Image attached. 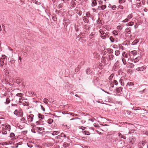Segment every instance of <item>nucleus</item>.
I'll list each match as a JSON object with an SVG mask.
<instances>
[{
  "label": "nucleus",
  "mask_w": 148,
  "mask_h": 148,
  "mask_svg": "<svg viewBox=\"0 0 148 148\" xmlns=\"http://www.w3.org/2000/svg\"><path fill=\"white\" fill-rule=\"evenodd\" d=\"M8 57L5 55H2L0 57V67L5 69L7 65Z\"/></svg>",
  "instance_id": "nucleus-1"
},
{
  "label": "nucleus",
  "mask_w": 148,
  "mask_h": 148,
  "mask_svg": "<svg viewBox=\"0 0 148 148\" xmlns=\"http://www.w3.org/2000/svg\"><path fill=\"white\" fill-rule=\"evenodd\" d=\"M27 99H25L24 97H21L18 98V100H16V102L19 105H22L24 106H28L29 105V103L27 101Z\"/></svg>",
  "instance_id": "nucleus-2"
},
{
  "label": "nucleus",
  "mask_w": 148,
  "mask_h": 148,
  "mask_svg": "<svg viewBox=\"0 0 148 148\" xmlns=\"http://www.w3.org/2000/svg\"><path fill=\"white\" fill-rule=\"evenodd\" d=\"M34 115L32 114H30L27 117V119L28 123H29V122L33 121L34 119Z\"/></svg>",
  "instance_id": "nucleus-3"
},
{
  "label": "nucleus",
  "mask_w": 148,
  "mask_h": 148,
  "mask_svg": "<svg viewBox=\"0 0 148 148\" xmlns=\"http://www.w3.org/2000/svg\"><path fill=\"white\" fill-rule=\"evenodd\" d=\"M23 94L21 93H18L16 94V96L15 97V98L17 99L16 100H18V98L21 97H23Z\"/></svg>",
  "instance_id": "nucleus-4"
},
{
  "label": "nucleus",
  "mask_w": 148,
  "mask_h": 148,
  "mask_svg": "<svg viewBox=\"0 0 148 148\" xmlns=\"http://www.w3.org/2000/svg\"><path fill=\"white\" fill-rule=\"evenodd\" d=\"M35 129L37 132H38L39 133H40V132H38V131H43L45 130V129L43 127H35Z\"/></svg>",
  "instance_id": "nucleus-5"
},
{
  "label": "nucleus",
  "mask_w": 148,
  "mask_h": 148,
  "mask_svg": "<svg viewBox=\"0 0 148 148\" xmlns=\"http://www.w3.org/2000/svg\"><path fill=\"white\" fill-rule=\"evenodd\" d=\"M146 68L144 66H143L141 67H138L136 68V70L138 71H143Z\"/></svg>",
  "instance_id": "nucleus-6"
},
{
  "label": "nucleus",
  "mask_w": 148,
  "mask_h": 148,
  "mask_svg": "<svg viewBox=\"0 0 148 148\" xmlns=\"http://www.w3.org/2000/svg\"><path fill=\"white\" fill-rule=\"evenodd\" d=\"M1 132L2 134H6L7 133L6 130L5 129V127H3Z\"/></svg>",
  "instance_id": "nucleus-7"
},
{
  "label": "nucleus",
  "mask_w": 148,
  "mask_h": 148,
  "mask_svg": "<svg viewBox=\"0 0 148 148\" xmlns=\"http://www.w3.org/2000/svg\"><path fill=\"white\" fill-rule=\"evenodd\" d=\"M132 62H133V61L131 58H129L128 59V63L130 64L133 65V66H132V68H133L134 66V65L133 64V63H132Z\"/></svg>",
  "instance_id": "nucleus-8"
},
{
  "label": "nucleus",
  "mask_w": 148,
  "mask_h": 148,
  "mask_svg": "<svg viewBox=\"0 0 148 148\" xmlns=\"http://www.w3.org/2000/svg\"><path fill=\"white\" fill-rule=\"evenodd\" d=\"M86 17V16H84L83 17V19L85 23H88L89 22V21Z\"/></svg>",
  "instance_id": "nucleus-9"
},
{
  "label": "nucleus",
  "mask_w": 148,
  "mask_h": 148,
  "mask_svg": "<svg viewBox=\"0 0 148 148\" xmlns=\"http://www.w3.org/2000/svg\"><path fill=\"white\" fill-rule=\"evenodd\" d=\"M106 8V6L105 5H102L101 6H99L98 7V8L100 10H103L105 9Z\"/></svg>",
  "instance_id": "nucleus-10"
},
{
  "label": "nucleus",
  "mask_w": 148,
  "mask_h": 148,
  "mask_svg": "<svg viewBox=\"0 0 148 148\" xmlns=\"http://www.w3.org/2000/svg\"><path fill=\"white\" fill-rule=\"evenodd\" d=\"M98 78H96L94 81V83L95 85L97 86L99 84V82L98 80Z\"/></svg>",
  "instance_id": "nucleus-11"
},
{
  "label": "nucleus",
  "mask_w": 148,
  "mask_h": 148,
  "mask_svg": "<svg viewBox=\"0 0 148 148\" xmlns=\"http://www.w3.org/2000/svg\"><path fill=\"white\" fill-rule=\"evenodd\" d=\"M6 130H7L8 131H10L11 129V127L10 125L7 124L6 125L5 127Z\"/></svg>",
  "instance_id": "nucleus-12"
},
{
  "label": "nucleus",
  "mask_w": 148,
  "mask_h": 148,
  "mask_svg": "<svg viewBox=\"0 0 148 148\" xmlns=\"http://www.w3.org/2000/svg\"><path fill=\"white\" fill-rule=\"evenodd\" d=\"M93 55L95 58L97 59H99V55L98 53L95 52L93 53Z\"/></svg>",
  "instance_id": "nucleus-13"
},
{
  "label": "nucleus",
  "mask_w": 148,
  "mask_h": 148,
  "mask_svg": "<svg viewBox=\"0 0 148 148\" xmlns=\"http://www.w3.org/2000/svg\"><path fill=\"white\" fill-rule=\"evenodd\" d=\"M92 7H94L97 5V2L95 0H92Z\"/></svg>",
  "instance_id": "nucleus-14"
},
{
  "label": "nucleus",
  "mask_w": 148,
  "mask_h": 148,
  "mask_svg": "<svg viewBox=\"0 0 148 148\" xmlns=\"http://www.w3.org/2000/svg\"><path fill=\"white\" fill-rule=\"evenodd\" d=\"M123 88L121 87H119L116 89V91L118 93H120L121 91H122Z\"/></svg>",
  "instance_id": "nucleus-15"
},
{
  "label": "nucleus",
  "mask_w": 148,
  "mask_h": 148,
  "mask_svg": "<svg viewBox=\"0 0 148 148\" xmlns=\"http://www.w3.org/2000/svg\"><path fill=\"white\" fill-rule=\"evenodd\" d=\"M59 133H60V132L59 131H54L53 132L52 135L53 136H55L58 135Z\"/></svg>",
  "instance_id": "nucleus-16"
},
{
  "label": "nucleus",
  "mask_w": 148,
  "mask_h": 148,
  "mask_svg": "<svg viewBox=\"0 0 148 148\" xmlns=\"http://www.w3.org/2000/svg\"><path fill=\"white\" fill-rule=\"evenodd\" d=\"M53 121V120L51 119H49L47 120V123L49 124H51L52 123Z\"/></svg>",
  "instance_id": "nucleus-17"
},
{
  "label": "nucleus",
  "mask_w": 148,
  "mask_h": 148,
  "mask_svg": "<svg viewBox=\"0 0 148 148\" xmlns=\"http://www.w3.org/2000/svg\"><path fill=\"white\" fill-rule=\"evenodd\" d=\"M10 102V99L8 98H7L6 99V101L4 102V103L5 104H8Z\"/></svg>",
  "instance_id": "nucleus-18"
},
{
  "label": "nucleus",
  "mask_w": 148,
  "mask_h": 148,
  "mask_svg": "<svg viewBox=\"0 0 148 148\" xmlns=\"http://www.w3.org/2000/svg\"><path fill=\"white\" fill-rule=\"evenodd\" d=\"M103 129H104L105 130L104 131H107L108 130V128L107 127L106 128L105 126H107L108 127L109 126V125H107L106 124H105L104 125H103Z\"/></svg>",
  "instance_id": "nucleus-19"
},
{
  "label": "nucleus",
  "mask_w": 148,
  "mask_h": 148,
  "mask_svg": "<svg viewBox=\"0 0 148 148\" xmlns=\"http://www.w3.org/2000/svg\"><path fill=\"white\" fill-rule=\"evenodd\" d=\"M83 133L85 135H89L90 134V132L87 131H83Z\"/></svg>",
  "instance_id": "nucleus-20"
},
{
  "label": "nucleus",
  "mask_w": 148,
  "mask_h": 148,
  "mask_svg": "<svg viewBox=\"0 0 148 148\" xmlns=\"http://www.w3.org/2000/svg\"><path fill=\"white\" fill-rule=\"evenodd\" d=\"M38 117L40 119H44L45 116L44 115L41 114H40L39 113L38 114Z\"/></svg>",
  "instance_id": "nucleus-21"
},
{
  "label": "nucleus",
  "mask_w": 148,
  "mask_h": 148,
  "mask_svg": "<svg viewBox=\"0 0 148 148\" xmlns=\"http://www.w3.org/2000/svg\"><path fill=\"white\" fill-rule=\"evenodd\" d=\"M134 24V22L132 21L126 24V25L128 26H132Z\"/></svg>",
  "instance_id": "nucleus-22"
},
{
  "label": "nucleus",
  "mask_w": 148,
  "mask_h": 148,
  "mask_svg": "<svg viewBox=\"0 0 148 148\" xmlns=\"http://www.w3.org/2000/svg\"><path fill=\"white\" fill-rule=\"evenodd\" d=\"M95 34V33L94 32H92L90 35H89V38L90 39H92L94 37V36Z\"/></svg>",
  "instance_id": "nucleus-23"
},
{
  "label": "nucleus",
  "mask_w": 148,
  "mask_h": 148,
  "mask_svg": "<svg viewBox=\"0 0 148 148\" xmlns=\"http://www.w3.org/2000/svg\"><path fill=\"white\" fill-rule=\"evenodd\" d=\"M140 59V58L139 57H137L136 58H135L134 59V63H136L138 62Z\"/></svg>",
  "instance_id": "nucleus-24"
},
{
  "label": "nucleus",
  "mask_w": 148,
  "mask_h": 148,
  "mask_svg": "<svg viewBox=\"0 0 148 148\" xmlns=\"http://www.w3.org/2000/svg\"><path fill=\"white\" fill-rule=\"evenodd\" d=\"M118 134L120 138H123L124 139H126V137L125 136H123L122 135L121 133H118Z\"/></svg>",
  "instance_id": "nucleus-25"
},
{
  "label": "nucleus",
  "mask_w": 148,
  "mask_h": 148,
  "mask_svg": "<svg viewBox=\"0 0 148 148\" xmlns=\"http://www.w3.org/2000/svg\"><path fill=\"white\" fill-rule=\"evenodd\" d=\"M123 56L125 58H127L128 56L127 53L125 52H123L122 53Z\"/></svg>",
  "instance_id": "nucleus-26"
},
{
  "label": "nucleus",
  "mask_w": 148,
  "mask_h": 148,
  "mask_svg": "<svg viewBox=\"0 0 148 148\" xmlns=\"http://www.w3.org/2000/svg\"><path fill=\"white\" fill-rule=\"evenodd\" d=\"M86 16L88 18L91 17V15L90 13L89 12H86Z\"/></svg>",
  "instance_id": "nucleus-27"
},
{
  "label": "nucleus",
  "mask_w": 148,
  "mask_h": 148,
  "mask_svg": "<svg viewBox=\"0 0 148 148\" xmlns=\"http://www.w3.org/2000/svg\"><path fill=\"white\" fill-rule=\"evenodd\" d=\"M71 4L72 7H74L75 6V5H76V3L75 1H72V2H71Z\"/></svg>",
  "instance_id": "nucleus-28"
},
{
  "label": "nucleus",
  "mask_w": 148,
  "mask_h": 148,
  "mask_svg": "<svg viewBox=\"0 0 148 148\" xmlns=\"http://www.w3.org/2000/svg\"><path fill=\"white\" fill-rule=\"evenodd\" d=\"M127 85H128L129 86H132L134 85V84L133 82H128L127 84Z\"/></svg>",
  "instance_id": "nucleus-29"
},
{
  "label": "nucleus",
  "mask_w": 148,
  "mask_h": 148,
  "mask_svg": "<svg viewBox=\"0 0 148 148\" xmlns=\"http://www.w3.org/2000/svg\"><path fill=\"white\" fill-rule=\"evenodd\" d=\"M35 127H36V125L34 126L33 127V128L32 129V130H31V131L34 133H36V130L35 129Z\"/></svg>",
  "instance_id": "nucleus-30"
},
{
  "label": "nucleus",
  "mask_w": 148,
  "mask_h": 148,
  "mask_svg": "<svg viewBox=\"0 0 148 148\" xmlns=\"http://www.w3.org/2000/svg\"><path fill=\"white\" fill-rule=\"evenodd\" d=\"M59 136H60V137H64V138L66 137V135L64 134L63 133H61L60 135H59V136H57V137H58Z\"/></svg>",
  "instance_id": "nucleus-31"
},
{
  "label": "nucleus",
  "mask_w": 148,
  "mask_h": 148,
  "mask_svg": "<svg viewBox=\"0 0 148 148\" xmlns=\"http://www.w3.org/2000/svg\"><path fill=\"white\" fill-rule=\"evenodd\" d=\"M122 61L124 65H125L126 64V62L125 59L123 58H122Z\"/></svg>",
  "instance_id": "nucleus-32"
},
{
  "label": "nucleus",
  "mask_w": 148,
  "mask_h": 148,
  "mask_svg": "<svg viewBox=\"0 0 148 148\" xmlns=\"http://www.w3.org/2000/svg\"><path fill=\"white\" fill-rule=\"evenodd\" d=\"M114 36H117L118 35V33L117 31L116 30H114L112 32Z\"/></svg>",
  "instance_id": "nucleus-33"
},
{
  "label": "nucleus",
  "mask_w": 148,
  "mask_h": 148,
  "mask_svg": "<svg viewBox=\"0 0 148 148\" xmlns=\"http://www.w3.org/2000/svg\"><path fill=\"white\" fill-rule=\"evenodd\" d=\"M21 121L23 123H26L27 122V121L23 117L21 119Z\"/></svg>",
  "instance_id": "nucleus-34"
},
{
  "label": "nucleus",
  "mask_w": 148,
  "mask_h": 148,
  "mask_svg": "<svg viewBox=\"0 0 148 148\" xmlns=\"http://www.w3.org/2000/svg\"><path fill=\"white\" fill-rule=\"evenodd\" d=\"M131 54H133V55H136L137 54V52L135 50H134L132 51L131 52Z\"/></svg>",
  "instance_id": "nucleus-35"
},
{
  "label": "nucleus",
  "mask_w": 148,
  "mask_h": 148,
  "mask_svg": "<svg viewBox=\"0 0 148 148\" xmlns=\"http://www.w3.org/2000/svg\"><path fill=\"white\" fill-rule=\"evenodd\" d=\"M48 100L47 99L45 98L43 99V102H44L46 103L47 104L48 103Z\"/></svg>",
  "instance_id": "nucleus-36"
},
{
  "label": "nucleus",
  "mask_w": 148,
  "mask_h": 148,
  "mask_svg": "<svg viewBox=\"0 0 148 148\" xmlns=\"http://www.w3.org/2000/svg\"><path fill=\"white\" fill-rule=\"evenodd\" d=\"M19 112L17 110H16L14 112V114L16 116H18Z\"/></svg>",
  "instance_id": "nucleus-37"
},
{
  "label": "nucleus",
  "mask_w": 148,
  "mask_h": 148,
  "mask_svg": "<svg viewBox=\"0 0 148 148\" xmlns=\"http://www.w3.org/2000/svg\"><path fill=\"white\" fill-rule=\"evenodd\" d=\"M138 41L137 40H135L132 43V45H135L137 44Z\"/></svg>",
  "instance_id": "nucleus-38"
},
{
  "label": "nucleus",
  "mask_w": 148,
  "mask_h": 148,
  "mask_svg": "<svg viewBox=\"0 0 148 148\" xmlns=\"http://www.w3.org/2000/svg\"><path fill=\"white\" fill-rule=\"evenodd\" d=\"M113 83L114 84L116 85H117L118 84V82L117 81L114 80L113 81Z\"/></svg>",
  "instance_id": "nucleus-39"
},
{
  "label": "nucleus",
  "mask_w": 148,
  "mask_h": 148,
  "mask_svg": "<svg viewBox=\"0 0 148 148\" xmlns=\"http://www.w3.org/2000/svg\"><path fill=\"white\" fill-rule=\"evenodd\" d=\"M120 54V52L119 51H115V54L116 56H118Z\"/></svg>",
  "instance_id": "nucleus-40"
},
{
  "label": "nucleus",
  "mask_w": 148,
  "mask_h": 148,
  "mask_svg": "<svg viewBox=\"0 0 148 148\" xmlns=\"http://www.w3.org/2000/svg\"><path fill=\"white\" fill-rule=\"evenodd\" d=\"M132 14H129L127 16V18L129 19H130V18H132Z\"/></svg>",
  "instance_id": "nucleus-41"
},
{
  "label": "nucleus",
  "mask_w": 148,
  "mask_h": 148,
  "mask_svg": "<svg viewBox=\"0 0 148 148\" xmlns=\"http://www.w3.org/2000/svg\"><path fill=\"white\" fill-rule=\"evenodd\" d=\"M69 114H70L71 115H72L73 116H77L78 115V114H75L72 113H69Z\"/></svg>",
  "instance_id": "nucleus-42"
},
{
  "label": "nucleus",
  "mask_w": 148,
  "mask_h": 148,
  "mask_svg": "<svg viewBox=\"0 0 148 148\" xmlns=\"http://www.w3.org/2000/svg\"><path fill=\"white\" fill-rule=\"evenodd\" d=\"M100 5H102L103 4V1L102 0H100L98 1Z\"/></svg>",
  "instance_id": "nucleus-43"
},
{
  "label": "nucleus",
  "mask_w": 148,
  "mask_h": 148,
  "mask_svg": "<svg viewBox=\"0 0 148 148\" xmlns=\"http://www.w3.org/2000/svg\"><path fill=\"white\" fill-rule=\"evenodd\" d=\"M10 62H11V64H13L14 65H15V61L14 60H11L10 61Z\"/></svg>",
  "instance_id": "nucleus-44"
},
{
  "label": "nucleus",
  "mask_w": 148,
  "mask_h": 148,
  "mask_svg": "<svg viewBox=\"0 0 148 148\" xmlns=\"http://www.w3.org/2000/svg\"><path fill=\"white\" fill-rule=\"evenodd\" d=\"M125 1V0H119V3H124Z\"/></svg>",
  "instance_id": "nucleus-45"
},
{
  "label": "nucleus",
  "mask_w": 148,
  "mask_h": 148,
  "mask_svg": "<svg viewBox=\"0 0 148 148\" xmlns=\"http://www.w3.org/2000/svg\"><path fill=\"white\" fill-rule=\"evenodd\" d=\"M10 137L13 138L15 134L13 133H11L10 134Z\"/></svg>",
  "instance_id": "nucleus-46"
},
{
  "label": "nucleus",
  "mask_w": 148,
  "mask_h": 148,
  "mask_svg": "<svg viewBox=\"0 0 148 148\" xmlns=\"http://www.w3.org/2000/svg\"><path fill=\"white\" fill-rule=\"evenodd\" d=\"M41 108V109L44 111L45 112V109L43 107V106L41 105H40Z\"/></svg>",
  "instance_id": "nucleus-47"
},
{
  "label": "nucleus",
  "mask_w": 148,
  "mask_h": 148,
  "mask_svg": "<svg viewBox=\"0 0 148 148\" xmlns=\"http://www.w3.org/2000/svg\"><path fill=\"white\" fill-rule=\"evenodd\" d=\"M99 32L101 34H104V32L101 29H100L99 31Z\"/></svg>",
  "instance_id": "nucleus-48"
},
{
  "label": "nucleus",
  "mask_w": 148,
  "mask_h": 148,
  "mask_svg": "<svg viewBox=\"0 0 148 148\" xmlns=\"http://www.w3.org/2000/svg\"><path fill=\"white\" fill-rule=\"evenodd\" d=\"M129 19L127 18H126L123 21V22H128L129 21Z\"/></svg>",
  "instance_id": "nucleus-49"
},
{
  "label": "nucleus",
  "mask_w": 148,
  "mask_h": 148,
  "mask_svg": "<svg viewBox=\"0 0 148 148\" xmlns=\"http://www.w3.org/2000/svg\"><path fill=\"white\" fill-rule=\"evenodd\" d=\"M79 70V67H77L75 69V72H78Z\"/></svg>",
  "instance_id": "nucleus-50"
},
{
  "label": "nucleus",
  "mask_w": 148,
  "mask_h": 148,
  "mask_svg": "<svg viewBox=\"0 0 148 148\" xmlns=\"http://www.w3.org/2000/svg\"><path fill=\"white\" fill-rule=\"evenodd\" d=\"M116 8V6L115 5H113L112 7V9L113 10H115Z\"/></svg>",
  "instance_id": "nucleus-51"
},
{
  "label": "nucleus",
  "mask_w": 148,
  "mask_h": 148,
  "mask_svg": "<svg viewBox=\"0 0 148 148\" xmlns=\"http://www.w3.org/2000/svg\"><path fill=\"white\" fill-rule=\"evenodd\" d=\"M94 126L96 127H98L99 126L98 124L97 123H94Z\"/></svg>",
  "instance_id": "nucleus-52"
},
{
  "label": "nucleus",
  "mask_w": 148,
  "mask_h": 148,
  "mask_svg": "<svg viewBox=\"0 0 148 148\" xmlns=\"http://www.w3.org/2000/svg\"><path fill=\"white\" fill-rule=\"evenodd\" d=\"M41 120H40L39 121H37L36 122V123L37 125L40 124Z\"/></svg>",
  "instance_id": "nucleus-53"
},
{
  "label": "nucleus",
  "mask_w": 148,
  "mask_h": 148,
  "mask_svg": "<svg viewBox=\"0 0 148 148\" xmlns=\"http://www.w3.org/2000/svg\"><path fill=\"white\" fill-rule=\"evenodd\" d=\"M82 14V11L79 12L77 13V14L79 15L80 16H81Z\"/></svg>",
  "instance_id": "nucleus-54"
},
{
  "label": "nucleus",
  "mask_w": 148,
  "mask_h": 148,
  "mask_svg": "<svg viewBox=\"0 0 148 148\" xmlns=\"http://www.w3.org/2000/svg\"><path fill=\"white\" fill-rule=\"evenodd\" d=\"M117 28L118 29H119L120 30L122 29V27H121V26H118L117 27Z\"/></svg>",
  "instance_id": "nucleus-55"
},
{
  "label": "nucleus",
  "mask_w": 148,
  "mask_h": 148,
  "mask_svg": "<svg viewBox=\"0 0 148 148\" xmlns=\"http://www.w3.org/2000/svg\"><path fill=\"white\" fill-rule=\"evenodd\" d=\"M81 119L80 118H79L78 117H75V118L71 119V120H75V119Z\"/></svg>",
  "instance_id": "nucleus-56"
},
{
  "label": "nucleus",
  "mask_w": 148,
  "mask_h": 148,
  "mask_svg": "<svg viewBox=\"0 0 148 148\" xmlns=\"http://www.w3.org/2000/svg\"><path fill=\"white\" fill-rule=\"evenodd\" d=\"M138 108V109H135V108H133V110H140V108H139V107H137V108L136 107V108Z\"/></svg>",
  "instance_id": "nucleus-57"
},
{
  "label": "nucleus",
  "mask_w": 148,
  "mask_h": 148,
  "mask_svg": "<svg viewBox=\"0 0 148 148\" xmlns=\"http://www.w3.org/2000/svg\"><path fill=\"white\" fill-rule=\"evenodd\" d=\"M101 37L103 39H105L106 38V37L105 36H101Z\"/></svg>",
  "instance_id": "nucleus-58"
},
{
  "label": "nucleus",
  "mask_w": 148,
  "mask_h": 148,
  "mask_svg": "<svg viewBox=\"0 0 148 148\" xmlns=\"http://www.w3.org/2000/svg\"><path fill=\"white\" fill-rule=\"evenodd\" d=\"M148 9L146 8H145L143 10L145 12H147V11H148Z\"/></svg>",
  "instance_id": "nucleus-59"
},
{
  "label": "nucleus",
  "mask_w": 148,
  "mask_h": 148,
  "mask_svg": "<svg viewBox=\"0 0 148 148\" xmlns=\"http://www.w3.org/2000/svg\"><path fill=\"white\" fill-rule=\"evenodd\" d=\"M18 60H20L21 62L22 58H21V57L20 56H19L18 57Z\"/></svg>",
  "instance_id": "nucleus-60"
},
{
  "label": "nucleus",
  "mask_w": 148,
  "mask_h": 148,
  "mask_svg": "<svg viewBox=\"0 0 148 148\" xmlns=\"http://www.w3.org/2000/svg\"><path fill=\"white\" fill-rule=\"evenodd\" d=\"M81 123L82 124H84L86 122V121L85 120H82L81 121Z\"/></svg>",
  "instance_id": "nucleus-61"
},
{
  "label": "nucleus",
  "mask_w": 148,
  "mask_h": 148,
  "mask_svg": "<svg viewBox=\"0 0 148 148\" xmlns=\"http://www.w3.org/2000/svg\"><path fill=\"white\" fill-rule=\"evenodd\" d=\"M89 69H88L86 71V73L87 74H90V73L89 72H88V71H89Z\"/></svg>",
  "instance_id": "nucleus-62"
},
{
  "label": "nucleus",
  "mask_w": 148,
  "mask_h": 148,
  "mask_svg": "<svg viewBox=\"0 0 148 148\" xmlns=\"http://www.w3.org/2000/svg\"><path fill=\"white\" fill-rule=\"evenodd\" d=\"M145 89H144L142 91H140V92L142 94L143 93V92H145Z\"/></svg>",
  "instance_id": "nucleus-63"
},
{
  "label": "nucleus",
  "mask_w": 148,
  "mask_h": 148,
  "mask_svg": "<svg viewBox=\"0 0 148 148\" xmlns=\"http://www.w3.org/2000/svg\"><path fill=\"white\" fill-rule=\"evenodd\" d=\"M92 10L94 12H97V11H96V10H95V8H93V9H92Z\"/></svg>",
  "instance_id": "nucleus-64"
}]
</instances>
